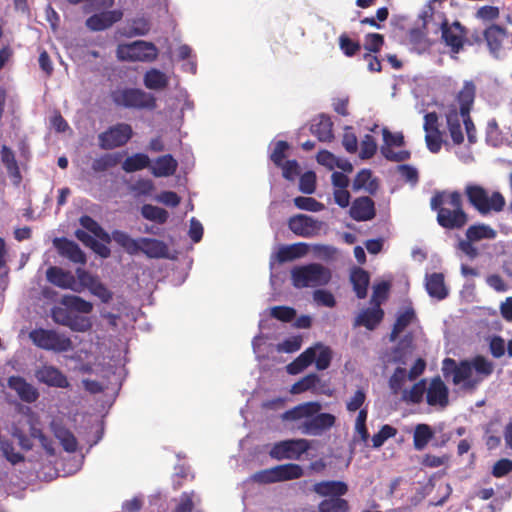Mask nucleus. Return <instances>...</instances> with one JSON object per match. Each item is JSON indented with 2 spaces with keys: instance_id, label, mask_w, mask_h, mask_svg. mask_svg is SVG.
Segmentation results:
<instances>
[{
  "instance_id": "f257e3e1",
  "label": "nucleus",
  "mask_w": 512,
  "mask_h": 512,
  "mask_svg": "<svg viewBox=\"0 0 512 512\" xmlns=\"http://www.w3.org/2000/svg\"><path fill=\"white\" fill-rule=\"evenodd\" d=\"M494 371V365L484 356L477 355L472 360H462L457 363L452 358L442 362L443 376L452 377L454 385H462L465 390H474L484 379Z\"/></svg>"
},
{
  "instance_id": "f03ea898",
  "label": "nucleus",
  "mask_w": 512,
  "mask_h": 512,
  "mask_svg": "<svg viewBox=\"0 0 512 512\" xmlns=\"http://www.w3.org/2000/svg\"><path fill=\"white\" fill-rule=\"evenodd\" d=\"M430 207L437 212V223L444 229H462L468 222L462 195L458 191H436L431 197Z\"/></svg>"
},
{
  "instance_id": "7ed1b4c3",
  "label": "nucleus",
  "mask_w": 512,
  "mask_h": 512,
  "mask_svg": "<svg viewBox=\"0 0 512 512\" xmlns=\"http://www.w3.org/2000/svg\"><path fill=\"white\" fill-rule=\"evenodd\" d=\"M475 97L476 85L472 80H467L464 81L462 88L456 95L459 108L454 103L449 105L437 104L440 113L446 118L447 128H461V123H463L464 128H475L470 116Z\"/></svg>"
},
{
  "instance_id": "20e7f679",
  "label": "nucleus",
  "mask_w": 512,
  "mask_h": 512,
  "mask_svg": "<svg viewBox=\"0 0 512 512\" xmlns=\"http://www.w3.org/2000/svg\"><path fill=\"white\" fill-rule=\"evenodd\" d=\"M332 360V350L322 343H316L314 346L307 348L296 359L289 363L286 367L290 375H297L304 369L315 362L318 370L327 369Z\"/></svg>"
},
{
  "instance_id": "39448f33",
  "label": "nucleus",
  "mask_w": 512,
  "mask_h": 512,
  "mask_svg": "<svg viewBox=\"0 0 512 512\" xmlns=\"http://www.w3.org/2000/svg\"><path fill=\"white\" fill-rule=\"evenodd\" d=\"M332 278L329 268L319 263L294 267L291 280L295 288L319 287L327 285Z\"/></svg>"
},
{
  "instance_id": "423d86ee",
  "label": "nucleus",
  "mask_w": 512,
  "mask_h": 512,
  "mask_svg": "<svg viewBox=\"0 0 512 512\" xmlns=\"http://www.w3.org/2000/svg\"><path fill=\"white\" fill-rule=\"evenodd\" d=\"M464 193L469 203L482 215L490 211L500 212L504 209L505 199L500 192L488 195L486 189L477 184H467Z\"/></svg>"
},
{
  "instance_id": "0eeeda50",
  "label": "nucleus",
  "mask_w": 512,
  "mask_h": 512,
  "mask_svg": "<svg viewBox=\"0 0 512 512\" xmlns=\"http://www.w3.org/2000/svg\"><path fill=\"white\" fill-rule=\"evenodd\" d=\"M111 98L116 105L125 108L154 109L156 107L155 97L137 88L117 89L111 93Z\"/></svg>"
},
{
  "instance_id": "6e6552de",
  "label": "nucleus",
  "mask_w": 512,
  "mask_h": 512,
  "mask_svg": "<svg viewBox=\"0 0 512 512\" xmlns=\"http://www.w3.org/2000/svg\"><path fill=\"white\" fill-rule=\"evenodd\" d=\"M29 338L37 347L55 352H66L72 349V341L64 334L54 330L38 328L29 333Z\"/></svg>"
},
{
  "instance_id": "1a4fd4ad",
  "label": "nucleus",
  "mask_w": 512,
  "mask_h": 512,
  "mask_svg": "<svg viewBox=\"0 0 512 512\" xmlns=\"http://www.w3.org/2000/svg\"><path fill=\"white\" fill-rule=\"evenodd\" d=\"M117 57L124 61L153 62L158 57V49L152 42L143 40L117 47Z\"/></svg>"
},
{
  "instance_id": "9d476101",
  "label": "nucleus",
  "mask_w": 512,
  "mask_h": 512,
  "mask_svg": "<svg viewBox=\"0 0 512 512\" xmlns=\"http://www.w3.org/2000/svg\"><path fill=\"white\" fill-rule=\"evenodd\" d=\"M440 30L442 41L453 54L460 53L468 43V29L458 20L449 23L445 18L441 23Z\"/></svg>"
},
{
  "instance_id": "9b49d317",
  "label": "nucleus",
  "mask_w": 512,
  "mask_h": 512,
  "mask_svg": "<svg viewBox=\"0 0 512 512\" xmlns=\"http://www.w3.org/2000/svg\"><path fill=\"white\" fill-rule=\"evenodd\" d=\"M484 39L492 55L499 58L512 46V33L506 28L491 24L483 32Z\"/></svg>"
},
{
  "instance_id": "f8f14e48",
  "label": "nucleus",
  "mask_w": 512,
  "mask_h": 512,
  "mask_svg": "<svg viewBox=\"0 0 512 512\" xmlns=\"http://www.w3.org/2000/svg\"><path fill=\"white\" fill-rule=\"evenodd\" d=\"M310 448L306 439H289L277 442L271 448L269 455L276 460H298Z\"/></svg>"
},
{
  "instance_id": "ddd939ff",
  "label": "nucleus",
  "mask_w": 512,
  "mask_h": 512,
  "mask_svg": "<svg viewBox=\"0 0 512 512\" xmlns=\"http://www.w3.org/2000/svg\"><path fill=\"white\" fill-rule=\"evenodd\" d=\"M322 223L311 216L297 214L288 219V228L297 236L310 238L316 236Z\"/></svg>"
},
{
  "instance_id": "4468645a",
  "label": "nucleus",
  "mask_w": 512,
  "mask_h": 512,
  "mask_svg": "<svg viewBox=\"0 0 512 512\" xmlns=\"http://www.w3.org/2000/svg\"><path fill=\"white\" fill-rule=\"evenodd\" d=\"M336 418L330 413H316L306 419L299 430L305 435H320L323 431L330 429L335 424Z\"/></svg>"
},
{
  "instance_id": "2eb2a0df",
  "label": "nucleus",
  "mask_w": 512,
  "mask_h": 512,
  "mask_svg": "<svg viewBox=\"0 0 512 512\" xmlns=\"http://www.w3.org/2000/svg\"><path fill=\"white\" fill-rule=\"evenodd\" d=\"M35 378L38 382L49 387L68 388L70 383L63 372L52 365H42L35 370Z\"/></svg>"
},
{
  "instance_id": "dca6fc26",
  "label": "nucleus",
  "mask_w": 512,
  "mask_h": 512,
  "mask_svg": "<svg viewBox=\"0 0 512 512\" xmlns=\"http://www.w3.org/2000/svg\"><path fill=\"white\" fill-rule=\"evenodd\" d=\"M53 245L61 256L69 259L71 262L82 265L86 263V255L76 242L61 237L55 238Z\"/></svg>"
},
{
  "instance_id": "f3484780",
  "label": "nucleus",
  "mask_w": 512,
  "mask_h": 512,
  "mask_svg": "<svg viewBox=\"0 0 512 512\" xmlns=\"http://www.w3.org/2000/svg\"><path fill=\"white\" fill-rule=\"evenodd\" d=\"M123 17L121 10L103 11L93 14L87 18L85 24L91 31H102L111 27L114 23L120 21Z\"/></svg>"
},
{
  "instance_id": "a211bd4d",
  "label": "nucleus",
  "mask_w": 512,
  "mask_h": 512,
  "mask_svg": "<svg viewBox=\"0 0 512 512\" xmlns=\"http://www.w3.org/2000/svg\"><path fill=\"white\" fill-rule=\"evenodd\" d=\"M8 387L14 390L18 397L26 403H34L40 396L38 389L21 376L9 377Z\"/></svg>"
},
{
  "instance_id": "6ab92c4d",
  "label": "nucleus",
  "mask_w": 512,
  "mask_h": 512,
  "mask_svg": "<svg viewBox=\"0 0 512 512\" xmlns=\"http://www.w3.org/2000/svg\"><path fill=\"white\" fill-rule=\"evenodd\" d=\"M376 215L375 203L368 196L356 198L350 208V216L356 221H369Z\"/></svg>"
},
{
  "instance_id": "aec40b11",
  "label": "nucleus",
  "mask_w": 512,
  "mask_h": 512,
  "mask_svg": "<svg viewBox=\"0 0 512 512\" xmlns=\"http://www.w3.org/2000/svg\"><path fill=\"white\" fill-rule=\"evenodd\" d=\"M449 391L439 376L433 378L427 389L426 400L431 406L446 407L448 405Z\"/></svg>"
},
{
  "instance_id": "412c9836",
  "label": "nucleus",
  "mask_w": 512,
  "mask_h": 512,
  "mask_svg": "<svg viewBox=\"0 0 512 512\" xmlns=\"http://www.w3.org/2000/svg\"><path fill=\"white\" fill-rule=\"evenodd\" d=\"M133 130H105L99 135V145L102 149H114L125 145L132 137Z\"/></svg>"
},
{
  "instance_id": "4be33fe9",
  "label": "nucleus",
  "mask_w": 512,
  "mask_h": 512,
  "mask_svg": "<svg viewBox=\"0 0 512 512\" xmlns=\"http://www.w3.org/2000/svg\"><path fill=\"white\" fill-rule=\"evenodd\" d=\"M46 277L50 283L57 287L79 291L77 288L76 279L73 274L69 271H64L60 267H49L46 271Z\"/></svg>"
},
{
  "instance_id": "5701e85b",
  "label": "nucleus",
  "mask_w": 512,
  "mask_h": 512,
  "mask_svg": "<svg viewBox=\"0 0 512 512\" xmlns=\"http://www.w3.org/2000/svg\"><path fill=\"white\" fill-rule=\"evenodd\" d=\"M383 318L384 311L380 307V302H377V306L366 308L358 314L354 321V327L363 326L368 330H374Z\"/></svg>"
},
{
  "instance_id": "b1692460",
  "label": "nucleus",
  "mask_w": 512,
  "mask_h": 512,
  "mask_svg": "<svg viewBox=\"0 0 512 512\" xmlns=\"http://www.w3.org/2000/svg\"><path fill=\"white\" fill-rule=\"evenodd\" d=\"M142 252L149 258H165L168 255L167 245L154 238H139L138 253Z\"/></svg>"
},
{
  "instance_id": "393cba45",
  "label": "nucleus",
  "mask_w": 512,
  "mask_h": 512,
  "mask_svg": "<svg viewBox=\"0 0 512 512\" xmlns=\"http://www.w3.org/2000/svg\"><path fill=\"white\" fill-rule=\"evenodd\" d=\"M313 491L320 496L341 498L348 492V485L343 481H321L314 484Z\"/></svg>"
},
{
  "instance_id": "a878e982",
  "label": "nucleus",
  "mask_w": 512,
  "mask_h": 512,
  "mask_svg": "<svg viewBox=\"0 0 512 512\" xmlns=\"http://www.w3.org/2000/svg\"><path fill=\"white\" fill-rule=\"evenodd\" d=\"M379 188L377 178L372 177V171L370 169H361L355 176L352 182V190L358 192L365 190L370 195H375Z\"/></svg>"
},
{
  "instance_id": "bb28decb",
  "label": "nucleus",
  "mask_w": 512,
  "mask_h": 512,
  "mask_svg": "<svg viewBox=\"0 0 512 512\" xmlns=\"http://www.w3.org/2000/svg\"><path fill=\"white\" fill-rule=\"evenodd\" d=\"M308 251V244L298 242L291 245L281 246L275 257L279 263H285L304 257Z\"/></svg>"
},
{
  "instance_id": "cd10ccee",
  "label": "nucleus",
  "mask_w": 512,
  "mask_h": 512,
  "mask_svg": "<svg viewBox=\"0 0 512 512\" xmlns=\"http://www.w3.org/2000/svg\"><path fill=\"white\" fill-rule=\"evenodd\" d=\"M426 290L429 296L443 300L448 296V289L445 286L442 273H432L426 276Z\"/></svg>"
},
{
  "instance_id": "c85d7f7f",
  "label": "nucleus",
  "mask_w": 512,
  "mask_h": 512,
  "mask_svg": "<svg viewBox=\"0 0 512 512\" xmlns=\"http://www.w3.org/2000/svg\"><path fill=\"white\" fill-rule=\"evenodd\" d=\"M178 168V162L171 154L158 157L151 167V173L155 177H168L175 174Z\"/></svg>"
},
{
  "instance_id": "c756f323",
  "label": "nucleus",
  "mask_w": 512,
  "mask_h": 512,
  "mask_svg": "<svg viewBox=\"0 0 512 512\" xmlns=\"http://www.w3.org/2000/svg\"><path fill=\"white\" fill-rule=\"evenodd\" d=\"M321 410V405L318 402H306L287 410L283 414L284 420H299L302 418H309Z\"/></svg>"
},
{
  "instance_id": "7c9ffc66",
  "label": "nucleus",
  "mask_w": 512,
  "mask_h": 512,
  "mask_svg": "<svg viewBox=\"0 0 512 512\" xmlns=\"http://www.w3.org/2000/svg\"><path fill=\"white\" fill-rule=\"evenodd\" d=\"M350 281L353 285V290L359 299H364L367 296V289L370 282V276L367 271L362 268H355L350 275Z\"/></svg>"
},
{
  "instance_id": "2f4dec72",
  "label": "nucleus",
  "mask_w": 512,
  "mask_h": 512,
  "mask_svg": "<svg viewBox=\"0 0 512 512\" xmlns=\"http://www.w3.org/2000/svg\"><path fill=\"white\" fill-rule=\"evenodd\" d=\"M415 319L416 313L411 306L406 307L404 311L400 312L390 333V341H395L400 333L403 332L405 328L409 326Z\"/></svg>"
},
{
  "instance_id": "473e14b6",
  "label": "nucleus",
  "mask_w": 512,
  "mask_h": 512,
  "mask_svg": "<svg viewBox=\"0 0 512 512\" xmlns=\"http://www.w3.org/2000/svg\"><path fill=\"white\" fill-rule=\"evenodd\" d=\"M143 82L148 89L163 90L168 86L169 78L164 72L152 68L145 73Z\"/></svg>"
},
{
  "instance_id": "72a5a7b5",
  "label": "nucleus",
  "mask_w": 512,
  "mask_h": 512,
  "mask_svg": "<svg viewBox=\"0 0 512 512\" xmlns=\"http://www.w3.org/2000/svg\"><path fill=\"white\" fill-rule=\"evenodd\" d=\"M427 148L432 153H438L442 145H450L447 130H425Z\"/></svg>"
},
{
  "instance_id": "f704fd0d",
  "label": "nucleus",
  "mask_w": 512,
  "mask_h": 512,
  "mask_svg": "<svg viewBox=\"0 0 512 512\" xmlns=\"http://www.w3.org/2000/svg\"><path fill=\"white\" fill-rule=\"evenodd\" d=\"M111 241L113 240L120 247H122L128 254H138L139 239H133L128 233L121 230H114L110 234Z\"/></svg>"
},
{
  "instance_id": "c9c22d12",
  "label": "nucleus",
  "mask_w": 512,
  "mask_h": 512,
  "mask_svg": "<svg viewBox=\"0 0 512 512\" xmlns=\"http://www.w3.org/2000/svg\"><path fill=\"white\" fill-rule=\"evenodd\" d=\"M1 161L6 167L9 176L19 182L21 180V173L15 154L12 149L6 145L1 147Z\"/></svg>"
},
{
  "instance_id": "e433bc0d",
  "label": "nucleus",
  "mask_w": 512,
  "mask_h": 512,
  "mask_svg": "<svg viewBox=\"0 0 512 512\" xmlns=\"http://www.w3.org/2000/svg\"><path fill=\"white\" fill-rule=\"evenodd\" d=\"M61 304L67 309L83 314H89L93 310V304L76 295H64Z\"/></svg>"
},
{
  "instance_id": "4c0bfd02",
  "label": "nucleus",
  "mask_w": 512,
  "mask_h": 512,
  "mask_svg": "<svg viewBox=\"0 0 512 512\" xmlns=\"http://www.w3.org/2000/svg\"><path fill=\"white\" fill-rule=\"evenodd\" d=\"M80 225L92 233L96 238L99 240L105 242V243H111V236L108 232H106L101 225L94 220L92 217L88 215H83L79 219Z\"/></svg>"
},
{
  "instance_id": "58836bf2",
  "label": "nucleus",
  "mask_w": 512,
  "mask_h": 512,
  "mask_svg": "<svg viewBox=\"0 0 512 512\" xmlns=\"http://www.w3.org/2000/svg\"><path fill=\"white\" fill-rule=\"evenodd\" d=\"M434 437V432L428 424H418L415 427L413 435V445L418 451L423 450L431 439Z\"/></svg>"
},
{
  "instance_id": "ea45409f",
  "label": "nucleus",
  "mask_w": 512,
  "mask_h": 512,
  "mask_svg": "<svg viewBox=\"0 0 512 512\" xmlns=\"http://www.w3.org/2000/svg\"><path fill=\"white\" fill-rule=\"evenodd\" d=\"M279 482L298 479L303 475V469L295 463H287L275 466Z\"/></svg>"
},
{
  "instance_id": "a19ab883",
  "label": "nucleus",
  "mask_w": 512,
  "mask_h": 512,
  "mask_svg": "<svg viewBox=\"0 0 512 512\" xmlns=\"http://www.w3.org/2000/svg\"><path fill=\"white\" fill-rule=\"evenodd\" d=\"M149 164L150 158L146 154L136 153L124 160L122 169L127 173H132L147 168Z\"/></svg>"
},
{
  "instance_id": "79ce46f5",
  "label": "nucleus",
  "mask_w": 512,
  "mask_h": 512,
  "mask_svg": "<svg viewBox=\"0 0 512 512\" xmlns=\"http://www.w3.org/2000/svg\"><path fill=\"white\" fill-rule=\"evenodd\" d=\"M122 158L121 153H108L94 159L92 163V170L94 172H104L110 168L115 167Z\"/></svg>"
},
{
  "instance_id": "37998d69",
  "label": "nucleus",
  "mask_w": 512,
  "mask_h": 512,
  "mask_svg": "<svg viewBox=\"0 0 512 512\" xmlns=\"http://www.w3.org/2000/svg\"><path fill=\"white\" fill-rule=\"evenodd\" d=\"M466 237L474 242L482 239H494L496 231L485 224L472 225L466 230Z\"/></svg>"
},
{
  "instance_id": "c03bdc74",
  "label": "nucleus",
  "mask_w": 512,
  "mask_h": 512,
  "mask_svg": "<svg viewBox=\"0 0 512 512\" xmlns=\"http://www.w3.org/2000/svg\"><path fill=\"white\" fill-rule=\"evenodd\" d=\"M350 506L343 498H327L318 505V512H349Z\"/></svg>"
},
{
  "instance_id": "a18cd8bd",
  "label": "nucleus",
  "mask_w": 512,
  "mask_h": 512,
  "mask_svg": "<svg viewBox=\"0 0 512 512\" xmlns=\"http://www.w3.org/2000/svg\"><path fill=\"white\" fill-rule=\"evenodd\" d=\"M141 214L145 219L154 221L158 224H164L169 217V214L165 209L151 204L143 205L141 208Z\"/></svg>"
},
{
  "instance_id": "49530a36",
  "label": "nucleus",
  "mask_w": 512,
  "mask_h": 512,
  "mask_svg": "<svg viewBox=\"0 0 512 512\" xmlns=\"http://www.w3.org/2000/svg\"><path fill=\"white\" fill-rule=\"evenodd\" d=\"M340 50L346 57H353L361 50V44L358 40L351 39L347 33H342L338 38Z\"/></svg>"
},
{
  "instance_id": "de8ad7c7",
  "label": "nucleus",
  "mask_w": 512,
  "mask_h": 512,
  "mask_svg": "<svg viewBox=\"0 0 512 512\" xmlns=\"http://www.w3.org/2000/svg\"><path fill=\"white\" fill-rule=\"evenodd\" d=\"M320 382V378L317 374L311 373L294 383L290 389L292 394H301L307 390H310Z\"/></svg>"
},
{
  "instance_id": "09e8293b",
  "label": "nucleus",
  "mask_w": 512,
  "mask_h": 512,
  "mask_svg": "<svg viewBox=\"0 0 512 512\" xmlns=\"http://www.w3.org/2000/svg\"><path fill=\"white\" fill-rule=\"evenodd\" d=\"M0 449L2 451L3 456L12 465H16L25 460L23 454L14 451V445L9 440H0Z\"/></svg>"
},
{
  "instance_id": "8fccbe9b",
  "label": "nucleus",
  "mask_w": 512,
  "mask_h": 512,
  "mask_svg": "<svg viewBox=\"0 0 512 512\" xmlns=\"http://www.w3.org/2000/svg\"><path fill=\"white\" fill-rule=\"evenodd\" d=\"M425 381L421 380L415 383L411 389L403 391V400L407 402H411L413 404H418L422 401L423 395L425 393Z\"/></svg>"
},
{
  "instance_id": "3c124183",
  "label": "nucleus",
  "mask_w": 512,
  "mask_h": 512,
  "mask_svg": "<svg viewBox=\"0 0 512 512\" xmlns=\"http://www.w3.org/2000/svg\"><path fill=\"white\" fill-rule=\"evenodd\" d=\"M408 374L405 368L397 367L389 379V387L393 394L397 395L402 391Z\"/></svg>"
},
{
  "instance_id": "603ef678",
  "label": "nucleus",
  "mask_w": 512,
  "mask_h": 512,
  "mask_svg": "<svg viewBox=\"0 0 512 512\" xmlns=\"http://www.w3.org/2000/svg\"><path fill=\"white\" fill-rule=\"evenodd\" d=\"M397 434V429L391 425L385 424L383 425L378 433L374 434L372 437V445L374 448L381 447L386 440L394 437Z\"/></svg>"
},
{
  "instance_id": "864d4df0",
  "label": "nucleus",
  "mask_w": 512,
  "mask_h": 512,
  "mask_svg": "<svg viewBox=\"0 0 512 512\" xmlns=\"http://www.w3.org/2000/svg\"><path fill=\"white\" fill-rule=\"evenodd\" d=\"M294 204L298 209L311 212H318L324 208L322 203L312 197L298 196L294 198Z\"/></svg>"
},
{
  "instance_id": "5fc2aeb1",
  "label": "nucleus",
  "mask_w": 512,
  "mask_h": 512,
  "mask_svg": "<svg viewBox=\"0 0 512 512\" xmlns=\"http://www.w3.org/2000/svg\"><path fill=\"white\" fill-rule=\"evenodd\" d=\"M384 45V36L379 33H368L365 36L364 49L367 53H378Z\"/></svg>"
},
{
  "instance_id": "6e6d98bb",
  "label": "nucleus",
  "mask_w": 512,
  "mask_h": 512,
  "mask_svg": "<svg viewBox=\"0 0 512 512\" xmlns=\"http://www.w3.org/2000/svg\"><path fill=\"white\" fill-rule=\"evenodd\" d=\"M299 189L305 194H313L316 189V174L314 171H307L300 176Z\"/></svg>"
},
{
  "instance_id": "4d7b16f0",
  "label": "nucleus",
  "mask_w": 512,
  "mask_h": 512,
  "mask_svg": "<svg viewBox=\"0 0 512 512\" xmlns=\"http://www.w3.org/2000/svg\"><path fill=\"white\" fill-rule=\"evenodd\" d=\"M313 300L319 306L333 308L336 305V300L334 295L328 291L323 289H317L313 292Z\"/></svg>"
},
{
  "instance_id": "13d9d810",
  "label": "nucleus",
  "mask_w": 512,
  "mask_h": 512,
  "mask_svg": "<svg viewBox=\"0 0 512 512\" xmlns=\"http://www.w3.org/2000/svg\"><path fill=\"white\" fill-rule=\"evenodd\" d=\"M88 288L91 293L97 296L103 303H108L112 299V292L103 283H101L98 278L92 282Z\"/></svg>"
},
{
  "instance_id": "bf43d9fd",
  "label": "nucleus",
  "mask_w": 512,
  "mask_h": 512,
  "mask_svg": "<svg viewBox=\"0 0 512 512\" xmlns=\"http://www.w3.org/2000/svg\"><path fill=\"white\" fill-rule=\"evenodd\" d=\"M271 316L282 322H291L296 316V311L288 306H275L271 309Z\"/></svg>"
},
{
  "instance_id": "052dcab7",
  "label": "nucleus",
  "mask_w": 512,
  "mask_h": 512,
  "mask_svg": "<svg viewBox=\"0 0 512 512\" xmlns=\"http://www.w3.org/2000/svg\"><path fill=\"white\" fill-rule=\"evenodd\" d=\"M252 480L259 484H271L279 482L276 474L275 467L260 470L253 474Z\"/></svg>"
},
{
  "instance_id": "680f3d73",
  "label": "nucleus",
  "mask_w": 512,
  "mask_h": 512,
  "mask_svg": "<svg viewBox=\"0 0 512 512\" xmlns=\"http://www.w3.org/2000/svg\"><path fill=\"white\" fill-rule=\"evenodd\" d=\"M67 327L73 331L86 332L91 329L92 323L88 317L72 314L70 324Z\"/></svg>"
},
{
  "instance_id": "e2e57ef3",
  "label": "nucleus",
  "mask_w": 512,
  "mask_h": 512,
  "mask_svg": "<svg viewBox=\"0 0 512 512\" xmlns=\"http://www.w3.org/2000/svg\"><path fill=\"white\" fill-rule=\"evenodd\" d=\"M302 345V338L300 336H292L286 338L283 342L277 345L279 352L293 353L298 351Z\"/></svg>"
},
{
  "instance_id": "0e129e2a",
  "label": "nucleus",
  "mask_w": 512,
  "mask_h": 512,
  "mask_svg": "<svg viewBox=\"0 0 512 512\" xmlns=\"http://www.w3.org/2000/svg\"><path fill=\"white\" fill-rule=\"evenodd\" d=\"M377 150V144L374 138L370 135H366L361 143L360 158L370 159L374 156Z\"/></svg>"
},
{
  "instance_id": "69168bd1",
  "label": "nucleus",
  "mask_w": 512,
  "mask_h": 512,
  "mask_svg": "<svg viewBox=\"0 0 512 512\" xmlns=\"http://www.w3.org/2000/svg\"><path fill=\"white\" fill-rule=\"evenodd\" d=\"M282 168V175L289 181H294L300 174V167L296 160H287L280 166Z\"/></svg>"
},
{
  "instance_id": "338daca9",
  "label": "nucleus",
  "mask_w": 512,
  "mask_h": 512,
  "mask_svg": "<svg viewBox=\"0 0 512 512\" xmlns=\"http://www.w3.org/2000/svg\"><path fill=\"white\" fill-rule=\"evenodd\" d=\"M500 15L499 8L496 6L485 5L480 7L476 12V17L483 21L496 20Z\"/></svg>"
},
{
  "instance_id": "774afa93",
  "label": "nucleus",
  "mask_w": 512,
  "mask_h": 512,
  "mask_svg": "<svg viewBox=\"0 0 512 512\" xmlns=\"http://www.w3.org/2000/svg\"><path fill=\"white\" fill-rule=\"evenodd\" d=\"M193 495L194 493H187L184 492L180 496V501L178 505L175 507L173 512H192L194 509V502H193Z\"/></svg>"
}]
</instances>
